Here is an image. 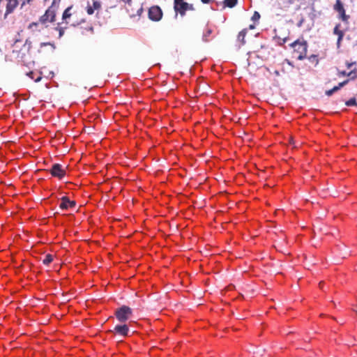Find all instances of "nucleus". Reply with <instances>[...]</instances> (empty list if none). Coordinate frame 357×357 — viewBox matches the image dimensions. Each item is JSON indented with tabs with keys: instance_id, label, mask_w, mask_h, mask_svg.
<instances>
[{
	"instance_id": "nucleus-14",
	"label": "nucleus",
	"mask_w": 357,
	"mask_h": 357,
	"mask_svg": "<svg viewBox=\"0 0 357 357\" xmlns=\"http://www.w3.org/2000/svg\"><path fill=\"white\" fill-rule=\"evenodd\" d=\"M238 0H225L223 1L224 6L228 8H233L237 4Z\"/></svg>"
},
{
	"instance_id": "nucleus-17",
	"label": "nucleus",
	"mask_w": 357,
	"mask_h": 357,
	"mask_svg": "<svg viewBox=\"0 0 357 357\" xmlns=\"http://www.w3.org/2000/svg\"><path fill=\"white\" fill-rule=\"evenodd\" d=\"M53 261V256L50 254H47L45 255L44 259L43 260V263L45 265H49Z\"/></svg>"
},
{
	"instance_id": "nucleus-4",
	"label": "nucleus",
	"mask_w": 357,
	"mask_h": 357,
	"mask_svg": "<svg viewBox=\"0 0 357 357\" xmlns=\"http://www.w3.org/2000/svg\"><path fill=\"white\" fill-rule=\"evenodd\" d=\"M333 9L338 13L339 18L342 22L348 23L349 15L346 14L343 3L340 0H336Z\"/></svg>"
},
{
	"instance_id": "nucleus-34",
	"label": "nucleus",
	"mask_w": 357,
	"mask_h": 357,
	"mask_svg": "<svg viewBox=\"0 0 357 357\" xmlns=\"http://www.w3.org/2000/svg\"><path fill=\"white\" fill-rule=\"evenodd\" d=\"M323 284V282H319V286H320V287H321V288H322V287H323V284Z\"/></svg>"
},
{
	"instance_id": "nucleus-2",
	"label": "nucleus",
	"mask_w": 357,
	"mask_h": 357,
	"mask_svg": "<svg viewBox=\"0 0 357 357\" xmlns=\"http://www.w3.org/2000/svg\"><path fill=\"white\" fill-rule=\"evenodd\" d=\"M132 315V310L127 305H122L115 310L116 318L120 322L126 321Z\"/></svg>"
},
{
	"instance_id": "nucleus-20",
	"label": "nucleus",
	"mask_w": 357,
	"mask_h": 357,
	"mask_svg": "<svg viewBox=\"0 0 357 357\" xmlns=\"http://www.w3.org/2000/svg\"><path fill=\"white\" fill-rule=\"evenodd\" d=\"M39 25V22H32L29 24L28 26V29L32 30L33 31H35L34 29H36Z\"/></svg>"
},
{
	"instance_id": "nucleus-29",
	"label": "nucleus",
	"mask_w": 357,
	"mask_h": 357,
	"mask_svg": "<svg viewBox=\"0 0 357 357\" xmlns=\"http://www.w3.org/2000/svg\"><path fill=\"white\" fill-rule=\"evenodd\" d=\"M339 73L342 76H347V73L346 71H341Z\"/></svg>"
},
{
	"instance_id": "nucleus-35",
	"label": "nucleus",
	"mask_w": 357,
	"mask_h": 357,
	"mask_svg": "<svg viewBox=\"0 0 357 357\" xmlns=\"http://www.w3.org/2000/svg\"><path fill=\"white\" fill-rule=\"evenodd\" d=\"M41 78L40 77H38V79H36V82L39 81Z\"/></svg>"
},
{
	"instance_id": "nucleus-11",
	"label": "nucleus",
	"mask_w": 357,
	"mask_h": 357,
	"mask_svg": "<svg viewBox=\"0 0 357 357\" xmlns=\"http://www.w3.org/2000/svg\"><path fill=\"white\" fill-rule=\"evenodd\" d=\"M7 1V5H6V10L4 15V17L6 18L8 15L12 13L14 10L17 8L18 5V1L17 0H6Z\"/></svg>"
},
{
	"instance_id": "nucleus-12",
	"label": "nucleus",
	"mask_w": 357,
	"mask_h": 357,
	"mask_svg": "<svg viewBox=\"0 0 357 357\" xmlns=\"http://www.w3.org/2000/svg\"><path fill=\"white\" fill-rule=\"evenodd\" d=\"M340 24H337L333 29V33L338 36L337 41V47H339L340 45L341 41L342 40L344 35V32L342 30H340Z\"/></svg>"
},
{
	"instance_id": "nucleus-25",
	"label": "nucleus",
	"mask_w": 357,
	"mask_h": 357,
	"mask_svg": "<svg viewBox=\"0 0 357 357\" xmlns=\"http://www.w3.org/2000/svg\"><path fill=\"white\" fill-rule=\"evenodd\" d=\"M24 46H27V49H28V50H29L31 47V41L29 40V39H26L24 43Z\"/></svg>"
},
{
	"instance_id": "nucleus-31",
	"label": "nucleus",
	"mask_w": 357,
	"mask_h": 357,
	"mask_svg": "<svg viewBox=\"0 0 357 357\" xmlns=\"http://www.w3.org/2000/svg\"><path fill=\"white\" fill-rule=\"evenodd\" d=\"M203 3H208L212 0H201Z\"/></svg>"
},
{
	"instance_id": "nucleus-28",
	"label": "nucleus",
	"mask_w": 357,
	"mask_h": 357,
	"mask_svg": "<svg viewBox=\"0 0 357 357\" xmlns=\"http://www.w3.org/2000/svg\"><path fill=\"white\" fill-rule=\"evenodd\" d=\"M33 0H24L22 3V6L25 4V3L30 4Z\"/></svg>"
},
{
	"instance_id": "nucleus-9",
	"label": "nucleus",
	"mask_w": 357,
	"mask_h": 357,
	"mask_svg": "<svg viewBox=\"0 0 357 357\" xmlns=\"http://www.w3.org/2000/svg\"><path fill=\"white\" fill-rule=\"evenodd\" d=\"M50 172L52 176L59 179L63 178L66 176V170L62 167L61 165L58 163H55L52 166Z\"/></svg>"
},
{
	"instance_id": "nucleus-33",
	"label": "nucleus",
	"mask_w": 357,
	"mask_h": 357,
	"mask_svg": "<svg viewBox=\"0 0 357 357\" xmlns=\"http://www.w3.org/2000/svg\"><path fill=\"white\" fill-rule=\"evenodd\" d=\"M274 74H275L276 76H279V75H280V73H279V71H278V70H275Z\"/></svg>"
},
{
	"instance_id": "nucleus-24",
	"label": "nucleus",
	"mask_w": 357,
	"mask_h": 357,
	"mask_svg": "<svg viewBox=\"0 0 357 357\" xmlns=\"http://www.w3.org/2000/svg\"><path fill=\"white\" fill-rule=\"evenodd\" d=\"M56 29L59 31V37L61 38L64 33V29L62 27H56Z\"/></svg>"
},
{
	"instance_id": "nucleus-6",
	"label": "nucleus",
	"mask_w": 357,
	"mask_h": 357,
	"mask_svg": "<svg viewBox=\"0 0 357 357\" xmlns=\"http://www.w3.org/2000/svg\"><path fill=\"white\" fill-rule=\"evenodd\" d=\"M148 15L151 20L158 22L162 17V11L158 6H153L149 9Z\"/></svg>"
},
{
	"instance_id": "nucleus-32",
	"label": "nucleus",
	"mask_w": 357,
	"mask_h": 357,
	"mask_svg": "<svg viewBox=\"0 0 357 357\" xmlns=\"http://www.w3.org/2000/svg\"><path fill=\"white\" fill-rule=\"evenodd\" d=\"M121 1L125 3H130L132 0H121Z\"/></svg>"
},
{
	"instance_id": "nucleus-30",
	"label": "nucleus",
	"mask_w": 357,
	"mask_h": 357,
	"mask_svg": "<svg viewBox=\"0 0 357 357\" xmlns=\"http://www.w3.org/2000/svg\"><path fill=\"white\" fill-rule=\"evenodd\" d=\"M354 64H355V63H347V66L348 68H351Z\"/></svg>"
},
{
	"instance_id": "nucleus-21",
	"label": "nucleus",
	"mask_w": 357,
	"mask_h": 357,
	"mask_svg": "<svg viewBox=\"0 0 357 357\" xmlns=\"http://www.w3.org/2000/svg\"><path fill=\"white\" fill-rule=\"evenodd\" d=\"M93 8L94 10H98L101 7V4L99 1H96V0H93Z\"/></svg>"
},
{
	"instance_id": "nucleus-8",
	"label": "nucleus",
	"mask_w": 357,
	"mask_h": 357,
	"mask_svg": "<svg viewBox=\"0 0 357 357\" xmlns=\"http://www.w3.org/2000/svg\"><path fill=\"white\" fill-rule=\"evenodd\" d=\"M56 17V12L52 6L48 8V9L45 11L44 15H43L40 19L39 22L41 24H45L47 22H53L55 21Z\"/></svg>"
},
{
	"instance_id": "nucleus-27",
	"label": "nucleus",
	"mask_w": 357,
	"mask_h": 357,
	"mask_svg": "<svg viewBox=\"0 0 357 357\" xmlns=\"http://www.w3.org/2000/svg\"><path fill=\"white\" fill-rule=\"evenodd\" d=\"M46 45H52L53 46V45L51 44L50 43H40V47H43V46H46Z\"/></svg>"
},
{
	"instance_id": "nucleus-13",
	"label": "nucleus",
	"mask_w": 357,
	"mask_h": 357,
	"mask_svg": "<svg viewBox=\"0 0 357 357\" xmlns=\"http://www.w3.org/2000/svg\"><path fill=\"white\" fill-rule=\"evenodd\" d=\"M348 82H349V79H347L342 82L339 83L337 86H335L333 89L327 90L326 91V95L328 96H331L333 93L337 91L342 87H343L344 85H346L348 83Z\"/></svg>"
},
{
	"instance_id": "nucleus-1",
	"label": "nucleus",
	"mask_w": 357,
	"mask_h": 357,
	"mask_svg": "<svg viewBox=\"0 0 357 357\" xmlns=\"http://www.w3.org/2000/svg\"><path fill=\"white\" fill-rule=\"evenodd\" d=\"M293 48V54L298 60H303L306 57L307 43L305 40H296L291 44Z\"/></svg>"
},
{
	"instance_id": "nucleus-7",
	"label": "nucleus",
	"mask_w": 357,
	"mask_h": 357,
	"mask_svg": "<svg viewBox=\"0 0 357 357\" xmlns=\"http://www.w3.org/2000/svg\"><path fill=\"white\" fill-rule=\"evenodd\" d=\"M129 327L127 324H119L114 326V329L108 331V333H111L114 335H119L125 337L128 336Z\"/></svg>"
},
{
	"instance_id": "nucleus-10",
	"label": "nucleus",
	"mask_w": 357,
	"mask_h": 357,
	"mask_svg": "<svg viewBox=\"0 0 357 357\" xmlns=\"http://www.w3.org/2000/svg\"><path fill=\"white\" fill-rule=\"evenodd\" d=\"M76 202L75 201H70L68 197L65 196L61 197L59 207L62 210H68L74 208Z\"/></svg>"
},
{
	"instance_id": "nucleus-26",
	"label": "nucleus",
	"mask_w": 357,
	"mask_h": 357,
	"mask_svg": "<svg viewBox=\"0 0 357 357\" xmlns=\"http://www.w3.org/2000/svg\"><path fill=\"white\" fill-rule=\"evenodd\" d=\"M347 76L351 77L352 79L356 77V72L354 70H351L347 73Z\"/></svg>"
},
{
	"instance_id": "nucleus-16",
	"label": "nucleus",
	"mask_w": 357,
	"mask_h": 357,
	"mask_svg": "<svg viewBox=\"0 0 357 357\" xmlns=\"http://www.w3.org/2000/svg\"><path fill=\"white\" fill-rule=\"evenodd\" d=\"M72 6L68 7L63 12L62 15V19L63 20H66V19L69 18L71 16L70 10Z\"/></svg>"
},
{
	"instance_id": "nucleus-23",
	"label": "nucleus",
	"mask_w": 357,
	"mask_h": 357,
	"mask_svg": "<svg viewBox=\"0 0 357 357\" xmlns=\"http://www.w3.org/2000/svg\"><path fill=\"white\" fill-rule=\"evenodd\" d=\"M86 12L88 15H93L94 13V9L91 6L89 5L86 8Z\"/></svg>"
},
{
	"instance_id": "nucleus-19",
	"label": "nucleus",
	"mask_w": 357,
	"mask_h": 357,
	"mask_svg": "<svg viewBox=\"0 0 357 357\" xmlns=\"http://www.w3.org/2000/svg\"><path fill=\"white\" fill-rule=\"evenodd\" d=\"M345 104L347 106H356L357 102L356 98H353L347 100Z\"/></svg>"
},
{
	"instance_id": "nucleus-5",
	"label": "nucleus",
	"mask_w": 357,
	"mask_h": 357,
	"mask_svg": "<svg viewBox=\"0 0 357 357\" xmlns=\"http://www.w3.org/2000/svg\"><path fill=\"white\" fill-rule=\"evenodd\" d=\"M333 9L338 13L339 18L342 22L348 23L349 15L346 14L343 3L340 0H336Z\"/></svg>"
},
{
	"instance_id": "nucleus-22",
	"label": "nucleus",
	"mask_w": 357,
	"mask_h": 357,
	"mask_svg": "<svg viewBox=\"0 0 357 357\" xmlns=\"http://www.w3.org/2000/svg\"><path fill=\"white\" fill-rule=\"evenodd\" d=\"M260 18V14L257 11H255L253 13V15L252 17V20L257 21L259 20Z\"/></svg>"
},
{
	"instance_id": "nucleus-15",
	"label": "nucleus",
	"mask_w": 357,
	"mask_h": 357,
	"mask_svg": "<svg viewBox=\"0 0 357 357\" xmlns=\"http://www.w3.org/2000/svg\"><path fill=\"white\" fill-rule=\"evenodd\" d=\"M246 33H247L246 30L243 29L241 31H240L238 35V40L239 41H241L242 45H244L245 43V37Z\"/></svg>"
},
{
	"instance_id": "nucleus-3",
	"label": "nucleus",
	"mask_w": 357,
	"mask_h": 357,
	"mask_svg": "<svg viewBox=\"0 0 357 357\" xmlns=\"http://www.w3.org/2000/svg\"><path fill=\"white\" fill-rule=\"evenodd\" d=\"M174 9L176 13L184 16L187 10H193L194 6L192 4L185 2L184 0H174Z\"/></svg>"
},
{
	"instance_id": "nucleus-18",
	"label": "nucleus",
	"mask_w": 357,
	"mask_h": 357,
	"mask_svg": "<svg viewBox=\"0 0 357 357\" xmlns=\"http://www.w3.org/2000/svg\"><path fill=\"white\" fill-rule=\"evenodd\" d=\"M212 30L211 29H207L206 31L204 33V35H203V40L205 41V42H207L208 41V38L211 36V34L212 33Z\"/></svg>"
}]
</instances>
